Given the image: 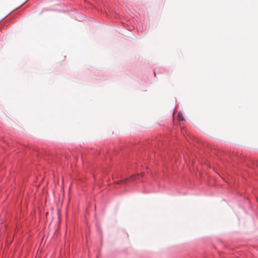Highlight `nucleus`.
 <instances>
[{"instance_id": "f257e3e1", "label": "nucleus", "mask_w": 258, "mask_h": 258, "mask_svg": "<svg viewBox=\"0 0 258 258\" xmlns=\"http://www.w3.org/2000/svg\"><path fill=\"white\" fill-rule=\"evenodd\" d=\"M129 181H130V178H126L123 180H121L120 181H118V182H116V183H117V184L125 183Z\"/></svg>"}, {"instance_id": "f03ea898", "label": "nucleus", "mask_w": 258, "mask_h": 258, "mask_svg": "<svg viewBox=\"0 0 258 258\" xmlns=\"http://www.w3.org/2000/svg\"><path fill=\"white\" fill-rule=\"evenodd\" d=\"M139 176V175H132L130 177H129L130 178V180H134L135 179H136L138 176Z\"/></svg>"}, {"instance_id": "7ed1b4c3", "label": "nucleus", "mask_w": 258, "mask_h": 258, "mask_svg": "<svg viewBox=\"0 0 258 258\" xmlns=\"http://www.w3.org/2000/svg\"><path fill=\"white\" fill-rule=\"evenodd\" d=\"M177 117L179 119V120H183V117L182 116V115L181 114H178V115H177Z\"/></svg>"}]
</instances>
